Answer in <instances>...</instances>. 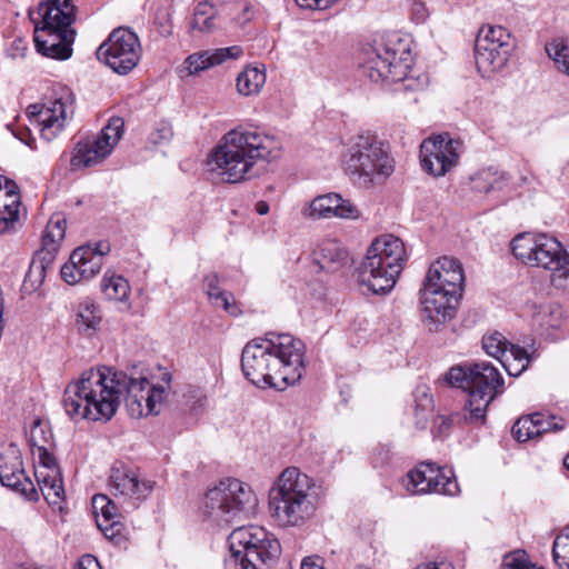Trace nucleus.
I'll use <instances>...</instances> for the list:
<instances>
[{
  "label": "nucleus",
  "instance_id": "423d86ee",
  "mask_svg": "<svg viewBox=\"0 0 569 569\" xmlns=\"http://www.w3.org/2000/svg\"><path fill=\"white\" fill-rule=\"evenodd\" d=\"M312 480L296 467L284 469L269 491V511L280 526H298L308 519L315 506L309 491Z\"/></svg>",
  "mask_w": 569,
  "mask_h": 569
},
{
  "label": "nucleus",
  "instance_id": "9d476101",
  "mask_svg": "<svg viewBox=\"0 0 569 569\" xmlns=\"http://www.w3.org/2000/svg\"><path fill=\"white\" fill-rule=\"evenodd\" d=\"M361 69L372 82H405V89H415L409 79L410 50L399 38H390L372 47L367 52Z\"/></svg>",
  "mask_w": 569,
  "mask_h": 569
},
{
  "label": "nucleus",
  "instance_id": "8fccbe9b",
  "mask_svg": "<svg viewBox=\"0 0 569 569\" xmlns=\"http://www.w3.org/2000/svg\"><path fill=\"white\" fill-rule=\"evenodd\" d=\"M533 419L537 429H539V436L549 431L561 430L563 428L562 419H559L555 416H546L542 412H535Z\"/></svg>",
  "mask_w": 569,
  "mask_h": 569
},
{
  "label": "nucleus",
  "instance_id": "4d7b16f0",
  "mask_svg": "<svg viewBox=\"0 0 569 569\" xmlns=\"http://www.w3.org/2000/svg\"><path fill=\"white\" fill-rule=\"evenodd\" d=\"M92 251H93L96 254H99L100 263L102 264L103 257H104L107 253H109V251H110V244H109L108 242H103V241L97 242V243L92 247Z\"/></svg>",
  "mask_w": 569,
  "mask_h": 569
},
{
  "label": "nucleus",
  "instance_id": "680f3d73",
  "mask_svg": "<svg viewBox=\"0 0 569 569\" xmlns=\"http://www.w3.org/2000/svg\"><path fill=\"white\" fill-rule=\"evenodd\" d=\"M256 211L259 214H267L269 212V204L266 201H258L256 204Z\"/></svg>",
  "mask_w": 569,
  "mask_h": 569
},
{
  "label": "nucleus",
  "instance_id": "a18cd8bd",
  "mask_svg": "<svg viewBox=\"0 0 569 569\" xmlns=\"http://www.w3.org/2000/svg\"><path fill=\"white\" fill-rule=\"evenodd\" d=\"M46 272L47 270H44V267L40 263L31 262L22 283V291L24 293H31L38 289L44 280Z\"/></svg>",
  "mask_w": 569,
  "mask_h": 569
},
{
  "label": "nucleus",
  "instance_id": "864d4df0",
  "mask_svg": "<svg viewBox=\"0 0 569 569\" xmlns=\"http://www.w3.org/2000/svg\"><path fill=\"white\" fill-rule=\"evenodd\" d=\"M156 23L162 37H168L172 33L171 13L169 11L159 12L156 17Z\"/></svg>",
  "mask_w": 569,
  "mask_h": 569
},
{
  "label": "nucleus",
  "instance_id": "09e8293b",
  "mask_svg": "<svg viewBox=\"0 0 569 569\" xmlns=\"http://www.w3.org/2000/svg\"><path fill=\"white\" fill-rule=\"evenodd\" d=\"M432 410V399L426 392H423L421 399L416 400L415 406L416 425L418 428L422 429L426 427V423Z\"/></svg>",
  "mask_w": 569,
  "mask_h": 569
},
{
  "label": "nucleus",
  "instance_id": "aec40b11",
  "mask_svg": "<svg viewBox=\"0 0 569 569\" xmlns=\"http://www.w3.org/2000/svg\"><path fill=\"white\" fill-rule=\"evenodd\" d=\"M0 483L30 501L39 500L38 490L26 473L21 452L13 443L0 449Z\"/></svg>",
  "mask_w": 569,
  "mask_h": 569
},
{
  "label": "nucleus",
  "instance_id": "473e14b6",
  "mask_svg": "<svg viewBox=\"0 0 569 569\" xmlns=\"http://www.w3.org/2000/svg\"><path fill=\"white\" fill-rule=\"evenodd\" d=\"M39 489L46 501L61 510V503L64 501V488L61 473L34 472Z\"/></svg>",
  "mask_w": 569,
  "mask_h": 569
},
{
  "label": "nucleus",
  "instance_id": "69168bd1",
  "mask_svg": "<svg viewBox=\"0 0 569 569\" xmlns=\"http://www.w3.org/2000/svg\"><path fill=\"white\" fill-rule=\"evenodd\" d=\"M240 11H241L240 9H236V8H233V9L231 10L232 14H233V16H236V17H238V16H239Z\"/></svg>",
  "mask_w": 569,
  "mask_h": 569
},
{
  "label": "nucleus",
  "instance_id": "c9c22d12",
  "mask_svg": "<svg viewBox=\"0 0 569 569\" xmlns=\"http://www.w3.org/2000/svg\"><path fill=\"white\" fill-rule=\"evenodd\" d=\"M266 82L263 69L248 67L237 78V90L242 96L259 93Z\"/></svg>",
  "mask_w": 569,
  "mask_h": 569
},
{
  "label": "nucleus",
  "instance_id": "ddd939ff",
  "mask_svg": "<svg viewBox=\"0 0 569 569\" xmlns=\"http://www.w3.org/2000/svg\"><path fill=\"white\" fill-rule=\"evenodd\" d=\"M252 16L251 6L246 0H203L194 8L190 28L209 33L222 28L227 19L243 26Z\"/></svg>",
  "mask_w": 569,
  "mask_h": 569
},
{
  "label": "nucleus",
  "instance_id": "2eb2a0df",
  "mask_svg": "<svg viewBox=\"0 0 569 569\" xmlns=\"http://www.w3.org/2000/svg\"><path fill=\"white\" fill-rule=\"evenodd\" d=\"M97 58L119 74H128L141 58L138 36L130 29H114L108 39L99 46Z\"/></svg>",
  "mask_w": 569,
  "mask_h": 569
},
{
  "label": "nucleus",
  "instance_id": "f257e3e1",
  "mask_svg": "<svg viewBox=\"0 0 569 569\" xmlns=\"http://www.w3.org/2000/svg\"><path fill=\"white\" fill-rule=\"evenodd\" d=\"M305 343L289 333H267L248 341L241 352V370L259 388L284 390L305 371Z\"/></svg>",
  "mask_w": 569,
  "mask_h": 569
},
{
  "label": "nucleus",
  "instance_id": "72a5a7b5",
  "mask_svg": "<svg viewBox=\"0 0 569 569\" xmlns=\"http://www.w3.org/2000/svg\"><path fill=\"white\" fill-rule=\"evenodd\" d=\"M507 181L506 173L492 167L482 169L470 178L471 189L480 193L502 190Z\"/></svg>",
  "mask_w": 569,
  "mask_h": 569
},
{
  "label": "nucleus",
  "instance_id": "de8ad7c7",
  "mask_svg": "<svg viewBox=\"0 0 569 569\" xmlns=\"http://www.w3.org/2000/svg\"><path fill=\"white\" fill-rule=\"evenodd\" d=\"M52 447H42L36 450L39 459V467L34 472L60 473L54 456L51 453Z\"/></svg>",
  "mask_w": 569,
  "mask_h": 569
},
{
  "label": "nucleus",
  "instance_id": "774afa93",
  "mask_svg": "<svg viewBox=\"0 0 569 569\" xmlns=\"http://www.w3.org/2000/svg\"><path fill=\"white\" fill-rule=\"evenodd\" d=\"M206 400H207V397H203L202 399H200V400H199L200 406H203V403L206 402Z\"/></svg>",
  "mask_w": 569,
  "mask_h": 569
},
{
  "label": "nucleus",
  "instance_id": "f8f14e48",
  "mask_svg": "<svg viewBox=\"0 0 569 569\" xmlns=\"http://www.w3.org/2000/svg\"><path fill=\"white\" fill-rule=\"evenodd\" d=\"M515 42L511 33L502 26H482L475 41V60L482 78L503 70L507 66Z\"/></svg>",
  "mask_w": 569,
  "mask_h": 569
},
{
  "label": "nucleus",
  "instance_id": "20e7f679",
  "mask_svg": "<svg viewBox=\"0 0 569 569\" xmlns=\"http://www.w3.org/2000/svg\"><path fill=\"white\" fill-rule=\"evenodd\" d=\"M462 264L452 257H441L429 267L421 292V321L429 332L441 331L456 316L462 297Z\"/></svg>",
  "mask_w": 569,
  "mask_h": 569
},
{
  "label": "nucleus",
  "instance_id": "a211bd4d",
  "mask_svg": "<svg viewBox=\"0 0 569 569\" xmlns=\"http://www.w3.org/2000/svg\"><path fill=\"white\" fill-rule=\"evenodd\" d=\"M124 122L120 117H112L93 141L79 142L71 163L77 167H90L107 158L123 133Z\"/></svg>",
  "mask_w": 569,
  "mask_h": 569
},
{
  "label": "nucleus",
  "instance_id": "f704fd0d",
  "mask_svg": "<svg viewBox=\"0 0 569 569\" xmlns=\"http://www.w3.org/2000/svg\"><path fill=\"white\" fill-rule=\"evenodd\" d=\"M532 356L522 347L510 345L507 356L500 358V363L511 377H519L529 366Z\"/></svg>",
  "mask_w": 569,
  "mask_h": 569
},
{
  "label": "nucleus",
  "instance_id": "79ce46f5",
  "mask_svg": "<svg viewBox=\"0 0 569 569\" xmlns=\"http://www.w3.org/2000/svg\"><path fill=\"white\" fill-rule=\"evenodd\" d=\"M510 342L499 332H495L482 338V348L489 356L500 360L502 356H507Z\"/></svg>",
  "mask_w": 569,
  "mask_h": 569
},
{
  "label": "nucleus",
  "instance_id": "603ef678",
  "mask_svg": "<svg viewBox=\"0 0 569 569\" xmlns=\"http://www.w3.org/2000/svg\"><path fill=\"white\" fill-rule=\"evenodd\" d=\"M173 137L172 128L168 122H160L149 134V142L154 146H166Z\"/></svg>",
  "mask_w": 569,
  "mask_h": 569
},
{
  "label": "nucleus",
  "instance_id": "5701e85b",
  "mask_svg": "<svg viewBox=\"0 0 569 569\" xmlns=\"http://www.w3.org/2000/svg\"><path fill=\"white\" fill-rule=\"evenodd\" d=\"M130 382L139 383L140 390L133 395L128 393L127 409L129 415L132 418H140L143 415H158L164 399L166 388L151 385L144 377H130Z\"/></svg>",
  "mask_w": 569,
  "mask_h": 569
},
{
  "label": "nucleus",
  "instance_id": "2f4dec72",
  "mask_svg": "<svg viewBox=\"0 0 569 569\" xmlns=\"http://www.w3.org/2000/svg\"><path fill=\"white\" fill-rule=\"evenodd\" d=\"M219 276L211 272L203 278V288L209 299L216 307H220L231 316H237L240 310L234 305V297L231 292L222 290L219 286Z\"/></svg>",
  "mask_w": 569,
  "mask_h": 569
},
{
  "label": "nucleus",
  "instance_id": "0eeeda50",
  "mask_svg": "<svg viewBox=\"0 0 569 569\" xmlns=\"http://www.w3.org/2000/svg\"><path fill=\"white\" fill-rule=\"evenodd\" d=\"M228 542L230 555L224 569H270L281 555L279 540L259 526L236 528Z\"/></svg>",
  "mask_w": 569,
  "mask_h": 569
},
{
  "label": "nucleus",
  "instance_id": "6e6552de",
  "mask_svg": "<svg viewBox=\"0 0 569 569\" xmlns=\"http://www.w3.org/2000/svg\"><path fill=\"white\" fill-rule=\"evenodd\" d=\"M406 260L403 242L391 234L376 239L359 269L360 282L372 293L389 292L396 284Z\"/></svg>",
  "mask_w": 569,
  "mask_h": 569
},
{
  "label": "nucleus",
  "instance_id": "052dcab7",
  "mask_svg": "<svg viewBox=\"0 0 569 569\" xmlns=\"http://www.w3.org/2000/svg\"><path fill=\"white\" fill-rule=\"evenodd\" d=\"M9 182H14V181L6 178L3 176H0V201L2 200V194L4 193V191H8Z\"/></svg>",
  "mask_w": 569,
  "mask_h": 569
},
{
  "label": "nucleus",
  "instance_id": "4be33fe9",
  "mask_svg": "<svg viewBox=\"0 0 569 569\" xmlns=\"http://www.w3.org/2000/svg\"><path fill=\"white\" fill-rule=\"evenodd\" d=\"M156 482L141 479L138 471L121 461H116L109 475V488L113 496L144 500L151 495Z\"/></svg>",
  "mask_w": 569,
  "mask_h": 569
},
{
  "label": "nucleus",
  "instance_id": "e433bc0d",
  "mask_svg": "<svg viewBox=\"0 0 569 569\" xmlns=\"http://www.w3.org/2000/svg\"><path fill=\"white\" fill-rule=\"evenodd\" d=\"M101 290L108 300L123 302L128 300L131 289L126 278L114 273L109 276L107 272L101 281Z\"/></svg>",
  "mask_w": 569,
  "mask_h": 569
},
{
  "label": "nucleus",
  "instance_id": "3c124183",
  "mask_svg": "<svg viewBox=\"0 0 569 569\" xmlns=\"http://www.w3.org/2000/svg\"><path fill=\"white\" fill-rule=\"evenodd\" d=\"M502 569H542L531 565L526 559L525 551L517 550L507 555L502 562Z\"/></svg>",
  "mask_w": 569,
  "mask_h": 569
},
{
  "label": "nucleus",
  "instance_id": "b1692460",
  "mask_svg": "<svg viewBox=\"0 0 569 569\" xmlns=\"http://www.w3.org/2000/svg\"><path fill=\"white\" fill-rule=\"evenodd\" d=\"M302 214L312 219L338 217L342 219H358L360 211L349 199L342 198L339 193H327L316 197Z\"/></svg>",
  "mask_w": 569,
  "mask_h": 569
},
{
  "label": "nucleus",
  "instance_id": "c03bdc74",
  "mask_svg": "<svg viewBox=\"0 0 569 569\" xmlns=\"http://www.w3.org/2000/svg\"><path fill=\"white\" fill-rule=\"evenodd\" d=\"M552 557L560 569H569V529L556 537L552 546Z\"/></svg>",
  "mask_w": 569,
  "mask_h": 569
},
{
  "label": "nucleus",
  "instance_id": "cd10ccee",
  "mask_svg": "<svg viewBox=\"0 0 569 569\" xmlns=\"http://www.w3.org/2000/svg\"><path fill=\"white\" fill-rule=\"evenodd\" d=\"M242 54L239 46L216 49L213 52H202L189 56L186 59V69L189 74L198 73L209 67L220 64L229 59H237Z\"/></svg>",
  "mask_w": 569,
  "mask_h": 569
},
{
  "label": "nucleus",
  "instance_id": "c756f323",
  "mask_svg": "<svg viewBox=\"0 0 569 569\" xmlns=\"http://www.w3.org/2000/svg\"><path fill=\"white\" fill-rule=\"evenodd\" d=\"M20 192L16 182H9L0 201V233L10 232L19 222Z\"/></svg>",
  "mask_w": 569,
  "mask_h": 569
},
{
  "label": "nucleus",
  "instance_id": "6ab92c4d",
  "mask_svg": "<svg viewBox=\"0 0 569 569\" xmlns=\"http://www.w3.org/2000/svg\"><path fill=\"white\" fill-rule=\"evenodd\" d=\"M402 483L412 495L440 493L453 496L459 491L456 479L447 477L435 463L421 462L410 470Z\"/></svg>",
  "mask_w": 569,
  "mask_h": 569
},
{
  "label": "nucleus",
  "instance_id": "9b49d317",
  "mask_svg": "<svg viewBox=\"0 0 569 569\" xmlns=\"http://www.w3.org/2000/svg\"><path fill=\"white\" fill-rule=\"evenodd\" d=\"M503 392V378L499 370L487 361L470 363L469 399L465 406L470 423L482 425L486 421L488 406Z\"/></svg>",
  "mask_w": 569,
  "mask_h": 569
},
{
  "label": "nucleus",
  "instance_id": "6e6d98bb",
  "mask_svg": "<svg viewBox=\"0 0 569 569\" xmlns=\"http://www.w3.org/2000/svg\"><path fill=\"white\" fill-rule=\"evenodd\" d=\"M300 569H325L323 560L318 556L306 557L301 562Z\"/></svg>",
  "mask_w": 569,
  "mask_h": 569
},
{
  "label": "nucleus",
  "instance_id": "4468645a",
  "mask_svg": "<svg viewBox=\"0 0 569 569\" xmlns=\"http://www.w3.org/2000/svg\"><path fill=\"white\" fill-rule=\"evenodd\" d=\"M40 21H34L33 41L36 49L49 47L50 42H57L62 36H74L71 28L74 22V6L72 0H48L41 2L38 8Z\"/></svg>",
  "mask_w": 569,
  "mask_h": 569
},
{
  "label": "nucleus",
  "instance_id": "4c0bfd02",
  "mask_svg": "<svg viewBox=\"0 0 569 569\" xmlns=\"http://www.w3.org/2000/svg\"><path fill=\"white\" fill-rule=\"evenodd\" d=\"M546 53L555 62L559 72L569 76V46L563 37H556L545 46Z\"/></svg>",
  "mask_w": 569,
  "mask_h": 569
},
{
  "label": "nucleus",
  "instance_id": "58836bf2",
  "mask_svg": "<svg viewBox=\"0 0 569 569\" xmlns=\"http://www.w3.org/2000/svg\"><path fill=\"white\" fill-rule=\"evenodd\" d=\"M538 246V236L529 233L517 236L511 242V250L513 256L523 261L525 263L531 264L536 249Z\"/></svg>",
  "mask_w": 569,
  "mask_h": 569
},
{
  "label": "nucleus",
  "instance_id": "338daca9",
  "mask_svg": "<svg viewBox=\"0 0 569 569\" xmlns=\"http://www.w3.org/2000/svg\"><path fill=\"white\" fill-rule=\"evenodd\" d=\"M238 18H239L240 20H243V19L246 18V16H244L243 11H240V13H239Z\"/></svg>",
  "mask_w": 569,
  "mask_h": 569
},
{
  "label": "nucleus",
  "instance_id": "f3484780",
  "mask_svg": "<svg viewBox=\"0 0 569 569\" xmlns=\"http://www.w3.org/2000/svg\"><path fill=\"white\" fill-rule=\"evenodd\" d=\"M531 266L549 270L550 281L555 288H569V253L557 239L538 234V246Z\"/></svg>",
  "mask_w": 569,
  "mask_h": 569
},
{
  "label": "nucleus",
  "instance_id": "37998d69",
  "mask_svg": "<svg viewBox=\"0 0 569 569\" xmlns=\"http://www.w3.org/2000/svg\"><path fill=\"white\" fill-rule=\"evenodd\" d=\"M511 431L515 438L520 442L539 437V429L536 427L533 413L519 418L512 426Z\"/></svg>",
  "mask_w": 569,
  "mask_h": 569
},
{
  "label": "nucleus",
  "instance_id": "412c9836",
  "mask_svg": "<svg viewBox=\"0 0 569 569\" xmlns=\"http://www.w3.org/2000/svg\"><path fill=\"white\" fill-rule=\"evenodd\" d=\"M73 113L72 102L57 98L48 103L31 104L28 107V116L31 122H36L41 137L50 142L63 130L64 122Z\"/></svg>",
  "mask_w": 569,
  "mask_h": 569
},
{
  "label": "nucleus",
  "instance_id": "393cba45",
  "mask_svg": "<svg viewBox=\"0 0 569 569\" xmlns=\"http://www.w3.org/2000/svg\"><path fill=\"white\" fill-rule=\"evenodd\" d=\"M99 254L92 246H82L72 251L69 261L61 268V277L69 284H76L93 278L101 269Z\"/></svg>",
  "mask_w": 569,
  "mask_h": 569
},
{
  "label": "nucleus",
  "instance_id": "bf43d9fd",
  "mask_svg": "<svg viewBox=\"0 0 569 569\" xmlns=\"http://www.w3.org/2000/svg\"><path fill=\"white\" fill-rule=\"evenodd\" d=\"M443 566H445L443 563L439 565L437 562H428V563H422V565L417 566L416 569H449V566L441 568Z\"/></svg>",
  "mask_w": 569,
  "mask_h": 569
},
{
  "label": "nucleus",
  "instance_id": "13d9d810",
  "mask_svg": "<svg viewBox=\"0 0 569 569\" xmlns=\"http://www.w3.org/2000/svg\"><path fill=\"white\" fill-rule=\"evenodd\" d=\"M426 11L427 9L422 2H415L412 4V12L416 16L417 22H422L426 19Z\"/></svg>",
  "mask_w": 569,
  "mask_h": 569
},
{
  "label": "nucleus",
  "instance_id": "39448f33",
  "mask_svg": "<svg viewBox=\"0 0 569 569\" xmlns=\"http://www.w3.org/2000/svg\"><path fill=\"white\" fill-rule=\"evenodd\" d=\"M341 164L350 181L363 189L382 183L395 170L388 146L371 132H361L351 139Z\"/></svg>",
  "mask_w": 569,
  "mask_h": 569
},
{
  "label": "nucleus",
  "instance_id": "7c9ffc66",
  "mask_svg": "<svg viewBox=\"0 0 569 569\" xmlns=\"http://www.w3.org/2000/svg\"><path fill=\"white\" fill-rule=\"evenodd\" d=\"M102 320V313L99 305L91 299L80 301L76 308L74 326L79 333L86 337H92Z\"/></svg>",
  "mask_w": 569,
  "mask_h": 569
},
{
  "label": "nucleus",
  "instance_id": "c85d7f7f",
  "mask_svg": "<svg viewBox=\"0 0 569 569\" xmlns=\"http://www.w3.org/2000/svg\"><path fill=\"white\" fill-rule=\"evenodd\" d=\"M316 262L322 270L335 272L348 261V252L335 239L323 240L315 251Z\"/></svg>",
  "mask_w": 569,
  "mask_h": 569
},
{
  "label": "nucleus",
  "instance_id": "e2e57ef3",
  "mask_svg": "<svg viewBox=\"0 0 569 569\" xmlns=\"http://www.w3.org/2000/svg\"><path fill=\"white\" fill-rule=\"evenodd\" d=\"M452 422H453V417L443 418V420H442V423H443L446 427H449Z\"/></svg>",
  "mask_w": 569,
  "mask_h": 569
},
{
  "label": "nucleus",
  "instance_id": "dca6fc26",
  "mask_svg": "<svg viewBox=\"0 0 569 569\" xmlns=\"http://www.w3.org/2000/svg\"><path fill=\"white\" fill-rule=\"evenodd\" d=\"M461 142L449 133L423 140L420 146L421 167L433 177H442L458 164Z\"/></svg>",
  "mask_w": 569,
  "mask_h": 569
},
{
  "label": "nucleus",
  "instance_id": "49530a36",
  "mask_svg": "<svg viewBox=\"0 0 569 569\" xmlns=\"http://www.w3.org/2000/svg\"><path fill=\"white\" fill-rule=\"evenodd\" d=\"M470 363L452 367L446 375V381L453 387H459L469 392Z\"/></svg>",
  "mask_w": 569,
  "mask_h": 569
},
{
  "label": "nucleus",
  "instance_id": "f03ea898",
  "mask_svg": "<svg viewBox=\"0 0 569 569\" xmlns=\"http://www.w3.org/2000/svg\"><path fill=\"white\" fill-rule=\"evenodd\" d=\"M123 371L101 366L84 370L77 381L64 390L62 405L73 420L107 422L116 415L121 399L140 390Z\"/></svg>",
  "mask_w": 569,
  "mask_h": 569
},
{
  "label": "nucleus",
  "instance_id": "5fc2aeb1",
  "mask_svg": "<svg viewBox=\"0 0 569 569\" xmlns=\"http://www.w3.org/2000/svg\"><path fill=\"white\" fill-rule=\"evenodd\" d=\"M73 569H102V568L96 557H93L92 555H84L77 561Z\"/></svg>",
  "mask_w": 569,
  "mask_h": 569
},
{
  "label": "nucleus",
  "instance_id": "7ed1b4c3",
  "mask_svg": "<svg viewBox=\"0 0 569 569\" xmlns=\"http://www.w3.org/2000/svg\"><path fill=\"white\" fill-rule=\"evenodd\" d=\"M282 146L273 136L257 130L233 129L223 134L210 152L208 167L229 183L251 177L258 160L272 161L281 156Z\"/></svg>",
  "mask_w": 569,
  "mask_h": 569
},
{
  "label": "nucleus",
  "instance_id": "bb28decb",
  "mask_svg": "<svg viewBox=\"0 0 569 569\" xmlns=\"http://www.w3.org/2000/svg\"><path fill=\"white\" fill-rule=\"evenodd\" d=\"M66 218L57 214L53 216L44 230L41 240V248L36 252L31 262H38L44 270L50 268L58 253L60 242L63 240L66 234Z\"/></svg>",
  "mask_w": 569,
  "mask_h": 569
},
{
  "label": "nucleus",
  "instance_id": "a19ab883",
  "mask_svg": "<svg viewBox=\"0 0 569 569\" xmlns=\"http://www.w3.org/2000/svg\"><path fill=\"white\" fill-rule=\"evenodd\" d=\"M73 41L74 36H62L57 42H50L49 47L40 48L37 51L48 58L67 60L71 57Z\"/></svg>",
  "mask_w": 569,
  "mask_h": 569
},
{
  "label": "nucleus",
  "instance_id": "ea45409f",
  "mask_svg": "<svg viewBox=\"0 0 569 569\" xmlns=\"http://www.w3.org/2000/svg\"><path fill=\"white\" fill-rule=\"evenodd\" d=\"M29 442L32 448V453L36 456V450L42 447H53V433L48 421L36 419L30 428Z\"/></svg>",
  "mask_w": 569,
  "mask_h": 569
},
{
  "label": "nucleus",
  "instance_id": "1a4fd4ad",
  "mask_svg": "<svg viewBox=\"0 0 569 569\" xmlns=\"http://www.w3.org/2000/svg\"><path fill=\"white\" fill-rule=\"evenodd\" d=\"M257 501L249 485L227 478L206 492L201 513L204 519L218 526L229 525L253 512Z\"/></svg>",
  "mask_w": 569,
  "mask_h": 569
},
{
  "label": "nucleus",
  "instance_id": "0e129e2a",
  "mask_svg": "<svg viewBox=\"0 0 569 569\" xmlns=\"http://www.w3.org/2000/svg\"><path fill=\"white\" fill-rule=\"evenodd\" d=\"M563 465L569 470V453L565 457Z\"/></svg>",
  "mask_w": 569,
  "mask_h": 569
},
{
  "label": "nucleus",
  "instance_id": "a878e982",
  "mask_svg": "<svg viewBox=\"0 0 569 569\" xmlns=\"http://www.w3.org/2000/svg\"><path fill=\"white\" fill-rule=\"evenodd\" d=\"M92 507L99 530L114 545H121L126 540L124 526L120 521L116 503L106 495H96L92 499Z\"/></svg>",
  "mask_w": 569,
  "mask_h": 569
}]
</instances>
